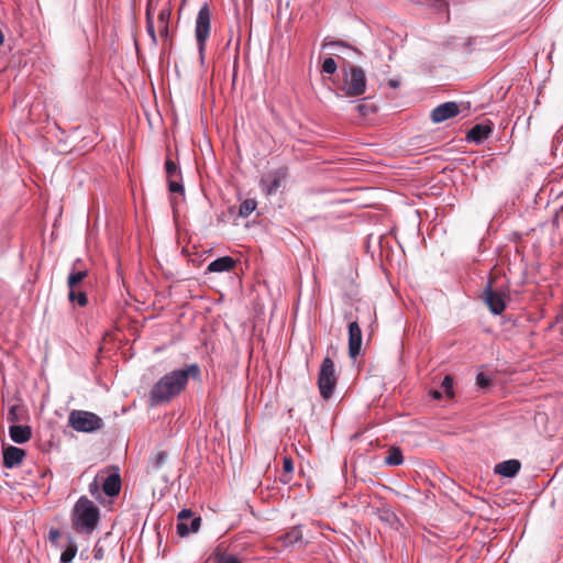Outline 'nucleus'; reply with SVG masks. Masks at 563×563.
I'll use <instances>...</instances> for the list:
<instances>
[{"instance_id": "nucleus-1", "label": "nucleus", "mask_w": 563, "mask_h": 563, "mask_svg": "<svg viewBox=\"0 0 563 563\" xmlns=\"http://www.w3.org/2000/svg\"><path fill=\"white\" fill-rule=\"evenodd\" d=\"M199 373V366L191 364L187 368L176 369L164 375L151 389V405L157 406L169 401L186 387L189 376L197 377Z\"/></svg>"}, {"instance_id": "nucleus-2", "label": "nucleus", "mask_w": 563, "mask_h": 563, "mask_svg": "<svg viewBox=\"0 0 563 563\" xmlns=\"http://www.w3.org/2000/svg\"><path fill=\"white\" fill-rule=\"evenodd\" d=\"M70 521L78 534H91L100 521V510L88 497L81 496L71 509Z\"/></svg>"}, {"instance_id": "nucleus-3", "label": "nucleus", "mask_w": 563, "mask_h": 563, "mask_svg": "<svg viewBox=\"0 0 563 563\" xmlns=\"http://www.w3.org/2000/svg\"><path fill=\"white\" fill-rule=\"evenodd\" d=\"M365 71L357 66L346 65L341 69V78L336 85L340 96L358 97L366 91Z\"/></svg>"}, {"instance_id": "nucleus-4", "label": "nucleus", "mask_w": 563, "mask_h": 563, "mask_svg": "<svg viewBox=\"0 0 563 563\" xmlns=\"http://www.w3.org/2000/svg\"><path fill=\"white\" fill-rule=\"evenodd\" d=\"M69 426L78 432H93L101 429L102 419L93 412L73 410L68 417Z\"/></svg>"}, {"instance_id": "nucleus-5", "label": "nucleus", "mask_w": 563, "mask_h": 563, "mask_svg": "<svg viewBox=\"0 0 563 563\" xmlns=\"http://www.w3.org/2000/svg\"><path fill=\"white\" fill-rule=\"evenodd\" d=\"M336 386V375L334 363L330 357H324L318 375V387L320 395L329 399Z\"/></svg>"}, {"instance_id": "nucleus-6", "label": "nucleus", "mask_w": 563, "mask_h": 563, "mask_svg": "<svg viewBox=\"0 0 563 563\" xmlns=\"http://www.w3.org/2000/svg\"><path fill=\"white\" fill-rule=\"evenodd\" d=\"M195 33L199 53L202 54L210 34V10L208 4H203L198 12Z\"/></svg>"}, {"instance_id": "nucleus-7", "label": "nucleus", "mask_w": 563, "mask_h": 563, "mask_svg": "<svg viewBox=\"0 0 563 563\" xmlns=\"http://www.w3.org/2000/svg\"><path fill=\"white\" fill-rule=\"evenodd\" d=\"M286 177H287V169L284 167H280V168H277V169L266 173L261 178V181H260L262 191L267 196L275 194L279 189V187L283 185Z\"/></svg>"}, {"instance_id": "nucleus-8", "label": "nucleus", "mask_w": 563, "mask_h": 563, "mask_svg": "<svg viewBox=\"0 0 563 563\" xmlns=\"http://www.w3.org/2000/svg\"><path fill=\"white\" fill-rule=\"evenodd\" d=\"M177 533L180 537H187L190 533H196L201 525L200 517H194L190 509H183L177 516Z\"/></svg>"}, {"instance_id": "nucleus-9", "label": "nucleus", "mask_w": 563, "mask_h": 563, "mask_svg": "<svg viewBox=\"0 0 563 563\" xmlns=\"http://www.w3.org/2000/svg\"><path fill=\"white\" fill-rule=\"evenodd\" d=\"M505 294L494 290L490 285L483 292V299L494 314H500L506 308Z\"/></svg>"}, {"instance_id": "nucleus-10", "label": "nucleus", "mask_w": 563, "mask_h": 563, "mask_svg": "<svg viewBox=\"0 0 563 563\" xmlns=\"http://www.w3.org/2000/svg\"><path fill=\"white\" fill-rule=\"evenodd\" d=\"M80 261L77 260L71 267V271L67 278V286L69 288L68 299L74 302L76 299V288L78 285L88 276V271L86 268L81 269L78 267Z\"/></svg>"}, {"instance_id": "nucleus-11", "label": "nucleus", "mask_w": 563, "mask_h": 563, "mask_svg": "<svg viewBox=\"0 0 563 563\" xmlns=\"http://www.w3.org/2000/svg\"><path fill=\"white\" fill-rule=\"evenodd\" d=\"M362 346V331L356 321L349 324V355L355 358Z\"/></svg>"}, {"instance_id": "nucleus-12", "label": "nucleus", "mask_w": 563, "mask_h": 563, "mask_svg": "<svg viewBox=\"0 0 563 563\" xmlns=\"http://www.w3.org/2000/svg\"><path fill=\"white\" fill-rule=\"evenodd\" d=\"M459 114V106L455 102H444L431 112V119L434 123L443 122Z\"/></svg>"}, {"instance_id": "nucleus-13", "label": "nucleus", "mask_w": 563, "mask_h": 563, "mask_svg": "<svg viewBox=\"0 0 563 563\" xmlns=\"http://www.w3.org/2000/svg\"><path fill=\"white\" fill-rule=\"evenodd\" d=\"M24 456V450L16 446H9L3 450V464L8 468H13L22 463Z\"/></svg>"}, {"instance_id": "nucleus-14", "label": "nucleus", "mask_w": 563, "mask_h": 563, "mask_svg": "<svg viewBox=\"0 0 563 563\" xmlns=\"http://www.w3.org/2000/svg\"><path fill=\"white\" fill-rule=\"evenodd\" d=\"M492 131H493V129H492L490 124H484V123L475 124L467 132L466 139L470 142H474V143L478 144V143L483 142L485 139H487L489 136V134L492 133Z\"/></svg>"}, {"instance_id": "nucleus-15", "label": "nucleus", "mask_w": 563, "mask_h": 563, "mask_svg": "<svg viewBox=\"0 0 563 563\" xmlns=\"http://www.w3.org/2000/svg\"><path fill=\"white\" fill-rule=\"evenodd\" d=\"M235 265H236V261L234 258H232L231 256H223V257L212 261L208 265L207 271L209 273L230 272L235 267Z\"/></svg>"}, {"instance_id": "nucleus-16", "label": "nucleus", "mask_w": 563, "mask_h": 563, "mask_svg": "<svg viewBox=\"0 0 563 563\" xmlns=\"http://www.w3.org/2000/svg\"><path fill=\"white\" fill-rule=\"evenodd\" d=\"M9 434L13 442L22 444L30 440L32 431L29 426L13 424L9 429Z\"/></svg>"}, {"instance_id": "nucleus-17", "label": "nucleus", "mask_w": 563, "mask_h": 563, "mask_svg": "<svg viewBox=\"0 0 563 563\" xmlns=\"http://www.w3.org/2000/svg\"><path fill=\"white\" fill-rule=\"evenodd\" d=\"M520 470V462L518 460H508L498 463L495 466V473L504 477H514Z\"/></svg>"}, {"instance_id": "nucleus-18", "label": "nucleus", "mask_w": 563, "mask_h": 563, "mask_svg": "<svg viewBox=\"0 0 563 563\" xmlns=\"http://www.w3.org/2000/svg\"><path fill=\"white\" fill-rule=\"evenodd\" d=\"M121 489V478L119 474H110L102 484V490L109 497L117 496Z\"/></svg>"}, {"instance_id": "nucleus-19", "label": "nucleus", "mask_w": 563, "mask_h": 563, "mask_svg": "<svg viewBox=\"0 0 563 563\" xmlns=\"http://www.w3.org/2000/svg\"><path fill=\"white\" fill-rule=\"evenodd\" d=\"M77 544L73 538H68V543L66 549L60 554V562L62 563H70L73 559L76 556L77 553Z\"/></svg>"}, {"instance_id": "nucleus-20", "label": "nucleus", "mask_w": 563, "mask_h": 563, "mask_svg": "<svg viewBox=\"0 0 563 563\" xmlns=\"http://www.w3.org/2000/svg\"><path fill=\"white\" fill-rule=\"evenodd\" d=\"M404 457L400 449L398 448H391L387 452V455L385 457V463L389 466H398L402 464Z\"/></svg>"}, {"instance_id": "nucleus-21", "label": "nucleus", "mask_w": 563, "mask_h": 563, "mask_svg": "<svg viewBox=\"0 0 563 563\" xmlns=\"http://www.w3.org/2000/svg\"><path fill=\"white\" fill-rule=\"evenodd\" d=\"M257 207V202L254 199H245L239 209V214L243 218H247Z\"/></svg>"}, {"instance_id": "nucleus-22", "label": "nucleus", "mask_w": 563, "mask_h": 563, "mask_svg": "<svg viewBox=\"0 0 563 563\" xmlns=\"http://www.w3.org/2000/svg\"><path fill=\"white\" fill-rule=\"evenodd\" d=\"M216 559L218 563H242L238 556L228 552L217 551Z\"/></svg>"}, {"instance_id": "nucleus-23", "label": "nucleus", "mask_w": 563, "mask_h": 563, "mask_svg": "<svg viewBox=\"0 0 563 563\" xmlns=\"http://www.w3.org/2000/svg\"><path fill=\"white\" fill-rule=\"evenodd\" d=\"M321 69L322 73L332 75L336 71L338 64L332 57H328L323 60Z\"/></svg>"}, {"instance_id": "nucleus-24", "label": "nucleus", "mask_w": 563, "mask_h": 563, "mask_svg": "<svg viewBox=\"0 0 563 563\" xmlns=\"http://www.w3.org/2000/svg\"><path fill=\"white\" fill-rule=\"evenodd\" d=\"M165 169H166L167 178L179 177L180 173L178 170V166L169 158L166 159Z\"/></svg>"}, {"instance_id": "nucleus-25", "label": "nucleus", "mask_w": 563, "mask_h": 563, "mask_svg": "<svg viewBox=\"0 0 563 563\" xmlns=\"http://www.w3.org/2000/svg\"><path fill=\"white\" fill-rule=\"evenodd\" d=\"M443 391L449 396L453 397V378L450 375H446L441 384Z\"/></svg>"}, {"instance_id": "nucleus-26", "label": "nucleus", "mask_w": 563, "mask_h": 563, "mask_svg": "<svg viewBox=\"0 0 563 563\" xmlns=\"http://www.w3.org/2000/svg\"><path fill=\"white\" fill-rule=\"evenodd\" d=\"M170 16V11L168 9L161 10L158 14V27L166 29V24H168Z\"/></svg>"}, {"instance_id": "nucleus-27", "label": "nucleus", "mask_w": 563, "mask_h": 563, "mask_svg": "<svg viewBox=\"0 0 563 563\" xmlns=\"http://www.w3.org/2000/svg\"><path fill=\"white\" fill-rule=\"evenodd\" d=\"M178 177L168 178V189L170 192H184L183 185L177 180Z\"/></svg>"}, {"instance_id": "nucleus-28", "label": "nucleus", "mask_w": 563, "mask_h": 563, "mask_svg": "<svg viewBox=\"0 0 563 563\" xmlns=\"http://www.w3.org/2000/svg\"><path fill=\"white\" fill-rule=\"evenodd\" d=\"M74 302H77L80 307H85L88 302L86 292L76 289V299Z\"/></svg>"}, {"instance_id": "nucleus-29", "label": "nucleus", "mask_w": 563, "mask_h": 563, "mask_svg": "<svg viewBox=\"0 0 563 563\" xmlns=\"http://www.w3.org/2000/svg\"><path fill=\"white\" fill-rule=\"evenodd\" d=\"M60 538V532L57 529H51L48 533V539L54 547H58V540Z\"/></svg>"}, {"instance_id": "nucleus-30", "label": "nucleus", "mask_w": 563, "mask_h": 563, "mask_svg": "<svg viewBox=\"0 0 563 563\" xmlns=\"http://www.w3.org/2000/svg\"><path fill=\"white\" fill-rule=\"evenodd\" d=\"M146 18H147V32L151 35L153 42L156 43V35H155L154 24H153V21L151 19L148 10H147Z\"/></svg>"}, {"instance_id": "nucleus-31", "label": "nucleus", "mask_w": 563, "mask_h": 563, "mask_svg": "<svg viewBox=\"0 0 563 563\" xmlns=\"http://www.w3.org/2000/svg\"><path fill=\"white\" fill-rule=\"evenodd\" d=\"M476 382H477L478 386L482 387V388H485V387H487L489 385V379L483 373H479L477 375Z\"/></svg>"}, {"instance_id": "nucleus-32", "label": "nucleus", "mask_w": 563, "mask_h": 563, "mask_svg": "<svg viewBox=\"0 0 563 563\" xmlns=\"http://www.w3.org/2000/svg\"><path fill=\"white\" fill-rule=\"evenodd\" d=\"M284 470L287 473L292 472L294 465H292V461L290 457H284Z\"/></svg>"}, {"instance_id": "nucleus-33", "label": "nucleus", "mask_w": 563, "mask_h": 563, "mask_svg": "<svg viewBox=\"0 0 563 563\" xmlns=\"http://www.w3.org/2000/svg\"><path fill=\"white\" fill-rule=\"evenodd\" d=\"M89 493H90L92 496H97V495H98V493H99V485H98L97 479H95V481L89 485Z\"/></svg>"}, {"instance_id": "nucleus-34", "label": "nucleus", "mask_w": 563, "mask_h": 563, "mask_svg": "<svg viewBox=\"0 0 563 563\" xmlns=\"http://www.w3.org/2000/svg\"><path fill=\"white\" fill-rule=\"evenodd\" d=\"M356 109H357V111H358L361 114H363V115H364V114H366L367 106H365V104H358V106L356 107Z\"/></svg>"}, {"instance_id": "nucleus-35", "label": "nucleus", "mask_w": 563, "mask_h": 563, "mask_svg": "<svg viewBox=\"0 0 563 563\" xmlns=\"http://www.w3.org/2000/svg\"><path fill=\"white\" fill-rule=\"evenodd\" d=\"M95 558L101 560L103 558V553L101 549H95Z\"/></svg>"}, {"instance_id": "nucleus-36", "label": "nucleus", "mask_w": 563, "mask_h": 563, "mask_svg": "<svg viewBox=\"0 0 563 563\" xmlns=\"http://www.w3.org/2000/svg\"><path fill=\"white\" fill-rule=\"evenodd\" d=\"M558 324L560 325V331L563 334V314L558 319Z\"/></svg>"}, {"instance_id": "nucleus-37", "label": "nucleus", "mask_w": 563, "mask_h": 563, "mask_svg": "<svg viewBox=\"0 0 563 563\" xmlns=\"http://www.w3.org/2000/svg\"><path fill=\"white\" fill-rule=\"evenodd\" d=\"M432 396H433L434 399H440L441 398V393L439 390H434L432 393Z\"/></svg>"}, {"instance_id": "nucleus-38", "label": "nucleus", "mask_w": 563, "mask_h": 563, "mask_svg": "<svg viewBox=\"0 0 563 563\" xmlns=\"http://www.w3.org/2000/svg\"><path fill=\"white\" fill-rule=\"evenodd\" d=\"M159 32H161L162 35H167V33H168V24H166V29L159 27Z\"/></svg>"}, {"instance_id": "nucleus-39", "label": "nucleus", "mask_w": 563, "mask_h": 563, "mask_svg": "<svg viewBox=\"0 0 563 563\" xmlns=\"http://www.w3.org/2000/svg\"><path fill=\"white\" fill-rule=\"evenodd\" d=\"M389 85H390L393 88H397V87H398V85H399V82H398L397 80H394V79H393V80H390V81H389Z\"/></svg>"}, {"instance_id": "nucleus-40", "label": "nucleus", "mask_w": 563, "mask_h": 563, "mask_svg": "<svg viewBox=\"0 0 563 563\" xmlns=\"http://www.w3.org/2000/svg\"><path fill=\"white\" fill-rule=\"evenodd\" d=\"M10 415L12 416V420H15V419H16V418H15V413H14V408H12V409L10 410Z\"/></svg>"}]
</instances>
